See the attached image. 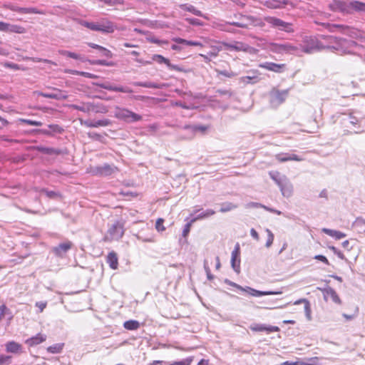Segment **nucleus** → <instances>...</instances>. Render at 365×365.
<instances>
[{
    "instance_id": "nucleus-1",
    "label": "nucleus",
    "mask_w": 365,
    "mask_h": 365,
    "mask_svg": "<svg viewBox=\"0 0 365 365\" xmlns=\"http://www.w3.org/2000/svg\"><path fill=\"white\" fill-rule=\"evenodd\" d=\"M334 11L342 14H353L354 12H365V4L362 1H332L329 4Z\"/></svg>"
},
{
    "instance_id": "nucleus-2",
    "label": "nucleus",
    "mask_w": 365,
    "mask_h": 365,
    "mask_svg": "<svg viewBox=\"0 0 365 365\" xmlns=\"http://www.w3.org/2000/svg\"><path fill=\"white\" fill-rule=\"evenodd\" d=\"M326 48L327 46H324L317 38L314 37H305L302 43L300 45V48H299V51H302L307 53H312Z\"/></svg>"
},
{
    "instance_id": "nucleus-3",
    "label": "nucleus",
    "mask_w": 365,
    "mask_h": 365,
    "mask_svg": "<svg viewBox=\"0 0 365 365\" xmlns=\"http://www.w3.org/2000/svg\"><path fill=\"white\" fill-rule=\"evenodd\" d=\"M267 48L270 51L278 54H292L299 51L297 46H293L288 42L281 43L271 42L267 44Z\"/></svg>"
},
{
    "instance_id": "nucleus-4",
    "label": "nucleus",
    "mask_w": 365,
    "mask_h": 365,
    "mask_svg": "<svg viewBox=\"0 0 365 365\" xmlns=\"http://www.w3.org/2000/svg\"><path fill=\"white\" fill-rule=\"evenodd\" d=\"M124 235L123 224L119 221H116L109 229L103 240L106 242H111L113 240H119Z\"/></svg>"
},
{
    "instance_id": "nucleus-5",
    "label": "nucleus",
    "mask_w": 365,
    "mask_h": 365,
    "mask_svg": "<svg viewBox=\"0 0 365 365\" xmlns=\"http://www.w3.org/2000/svg\"><path fill=\"white\" fill-rule=\"evenodd\" d=\"M264 19L274 29L286 31L287 33H292L294 31L292 24L284 21L280 19L273 16H266Z\"/></svg>"
},
{
    "instance_id": "nucleus-6",
    "label": "nucleus",
    "mask_w": 365,
    "mask_h": 365,
    "mask_svg": "<svg viewBox=\"0 0 365 365\" xmlns=\"http://www.w3.org/2000/svg\"><path fill=\"white\" fill-rule=\"evenodd\" d=\"M115 117L120 120H123L126 123H134L142 120V116L132 112L126 108H119L115 112Z\"/></svg>"
},
{
    "instance_id": "nucleus-7",
    "label": "nucleus",
    "mask_w": 365,
    "mask_h": 365,
    "mask_svg": "<svg viewBox=\"0 0 365 365\" xmlns=\"http://www.w3.org/2000/svg\"><path fill=\"white\" fill-rule=\"evenodd\" d=\"M242 19L246 20V22H234L232 24L240 28H247L249 26L264 27L265 25L262 19L253 16H243Z\"/></svg>"
},
{
    "instance_id": "nucleus-8",
    "label": "nucleus",
    "mask_w": 365,
    "mask_h": 365,
    "mask_svg": "<svg viewBox=\"0 0 365 365\" xmlns=\"http://www.w3.org/2000/svg\"><path fill=\"white\" fill-rule=\"evenodd\" d=\"M288 96V91H279L273 89L270 92V103L273 106H278L282 104Z\"/></svg>"
},
{
    "instance_id": "nucleus-9",
    "label": "nucleus",
    "mask_w": 365,
    "mask_h": 365,
    "mask_svg": "<svg viewBox=\"0 0 365 365\" xmlns=\"http://www.w3.org/2000/svg\"><path fill=\"white\" fill-rule=\"evenodd\" d=\"M235 287L239 290H241L243 292H247L252 296H255V297H260V296H264V295H277V294H281L282 293V292H281V291H265V292L259 291V290L255 289L250 287H243L237 284V287Z\"/></svg>"
},
{
    "instance_id": "nucleus-10",
    "label": "nucleus",
    "mask_w": 365,
    "mask_h": 365,
    "mask_svg": "<svg viewBox=\"0 0 365 365\" xmlns=\"http://www.w3.org/2000/svg\"><path fill=\"white\" fill-rule=\"evenodd\" d=\"M240 245L237 243L235 249L232 252L231 267L234 271L239 274L240 272Z\"/></svg>"
},
{
    "instance_id": "nucleus-11",
    "label": "nucleus",
    "mask_w": 365,
    "mask_h": 365,
    "mask_svg": "<svg viewBox=\"0 0 365 365\" xmlns=\"http://www.w3.org/2000/svg\"><path fill=\"white\" fill-rule=\"evenodd\" d=\"M118 171V168L113 165L103 164L94 168L93 173L100 176H108Z\"/></svg>"
},
{
    "instance_id": "nucleus-12",
    "label": "nucleus",
    "mask_w": 365,
    "mask_h": 365,
    "mask_svg": "<svg viewBox=\"0 0 365 365\" xmlns=\"http://www.w3.org/2000/svg\"><path fill=\"white\" fill-rule=\"evenodd\" d=\"M73 244L70 241L59 244L52 248V252L58 257H64L68 250L71 249Z\"/></svg>"
},
{
    "instance_id": "nucleus-13",
    "label": "nucleus",
    "mask_w": 365,
    "mask_h": 365,
    "mask_svg": "<svg viewBox=\"0 0 365 365\" xmlns=\"http://www.w3.org/2000/svg\"><path fill=\"white\" fill-rule=\"evenodd\" d=\"M94 85L99 86L100 88H104L110 91L122 92V93H133V90L128 87L117 86L112 85L108 82L105 83H93Z\"/></svg>"
},
{
    "instance_id": "nucleus-14",
    "label": "nucleus",
    "mask_w": 365,
    "mask_h": 365,
    "mask_svg": "<svg viewBox=\"0 0 365 365\" xmlns=\"http://www.w3.org/2000/svg\"><path fill=\"white\" fill-rule=\"evenodd\" d=\"M224 46L226 49L229 51L248 52L252 49V47H250L249 45L240 41H235L233 43H224Z\"/></svg>"
},
{
    "instance_id": "nucleus-15",
    "label": "nucleus",
    "mask_w": 365,
    "mask_h": 365,
    "mask_svg": "<svg viewBox=\"0 0 365 365\" xmlns=\"http://www.w3.org/2000/svg\"><path fill=\"white\" fill-rule=\"evenodd\" d=\"M0 31L9 33L24 34L25 29L19 25L0 21Z\"/></svg>"
},
{
    "instance_id": "nucleus-16",
    "label": "nucleus",
    "mask_w": 365,
    "mask_h": 365,
    "mask_svg": "<svg viewBox=\"0 0 365 365\" xmlns=\"http://www.w3.org/2000/svg\"><path fill=\"white\" fill-rule=\"evenodd\" d=\"M52 91H53L51 93L41 92L38 95L44 98L56 100H64L67 98V96L63 91L56 88H52Z\"/></svg>"
},
{
    "instance_id": "nucleus-17",
    "label": "nucleus",
    "mask_w": 365,
    "mask_h": 365,
    "mask_svg": "<svg viewBox=\"0 0 365 365\" xmlns=\"http://www.w3.org/2000/svg\"><path fill=\"white\" fill-rule=\"evenodd\" d=\"M250 329L253 331H266L267 333L279 331V328L276 326L266 325L263 324H253Z\"/></svg>"
},
{
    "instance_id": "nucleus-18",
    "label": "nucleus",
    "mask_w": 365,
    "mask_h": 365,
    "mask_svg": "<svg viewBox=\"0 0 365 365\" xmlns=\"http://www.w3.org/2000/svg\"><path fill=\"white\" fill-rule=\"evenodd\" d=\"M81 124L88 128L106 127L110 124V120L109 119H102L98 120H86L83 122L81 121Z\"/></svg>"
},
{
    "instance_id": "nucleus-19",
    "label": "nucleus",
    "mask_w": 365,
    "mask_h": 365,
    "mask_svg": "<svg viewBox=\"0 0 365 365\" xmlns=\"http://www.w3.org/2000/svg\"><path fill=\"white\" fill-rule=\"evenodd\" d=\"M321 290L324 294L325 300H327V298L330 297L334 302L339 304L341 303L339 297L333 288L327 287L326 288L321 289Z\"/></svg>"
},
{
    "instance_id": "nucleus-20",
    "label": "nucleus",
    "mask_w": 365,
    "mask_h": 365,
    "mask_svg": "<svg viewBox=\"0 0 365 365\" xmlns=\"http://www.w3.org/2000/svg\"><path fill=\"white\" fill-rule=\"evenodd\" d=\"M286 65L284 63L278 64L272 62H265L259 65V67L275 73H282Z\"/></svg>"
},
{
    "instance_id": "nucleus-21",
    "label": "nucleus",
    "mask_w": 365,
    "mask_h": 365,
    "mask_svg": "<svg viewBox=\"0 0 365 365\" xmlns=\"http://www.w3.org/2000/svg\"><path fill=\"white\" fill-rule=\"evenodd\" d=\"M5 7L14 11H17L20 14H42L41 11H38L36 8H25V7H19L11 5V4H5Z\"/></svg>"
},
{
    "instance_id": "nucleus-22",
    "label": "nucleus",
    "mask_w": 365,
    "mask_h": 365,
    "mask_svg": "<svg viewBox=\"0 0 365 365\" xmlns=\"http://www.w3.org/2000/svg\"><path fill=\"white\" fill-rule=\"evenodd\" d=\"M98 28H99V31L106 34H110L115 31L113 24L106 19L99 21Z\"/></svg>"
},
{
    "instance_id": "nucleus-23",
    "label": "nucleus",
    "mask_w": 365,
    "mask_h": 365,
    "mask_svg": "<svg viewBox=\"0 0 365 365\" xmlns=\"http://www.w3.org/2000/svg\"><path fill=\"white\" fill-rule=\"evenodd\" d=\"M282 194L284 197H289L292 194L293 187L289 180L287 178L279 186Z\"/></svg>"
},
{
    "instance_id": "nucleus-24",
    "label": "nucleus",
    "mask_w": 365,
    "mask_h": 365,
    "mask_svg": "<svg viewBox=\"0 0 365 365\" xmlns=\"http://www.w3.org/2000/svg\"><path fill=\"white\" fill-rule=\"evenodd\" d=\"M36 150L41 153L46 155H61L63 154V152L61 149L53 148H48L43 146H37L36 147Z\"/></svg>"
},
{
    "instance_id": "nucleus-25",
    "label": "nucleus",
    "mask_w": 365,
    "mask_h": 365,
    "mask_svg": "<svg viewBox=\"0 0 365 365\" xmlns=\"http://www.w3.org/2000/svg\"><path fill=\"white\" fill-rule=\"evenodd\" d=\"M6 351L12 354L21 353L22 351V346L14 341H9L6 344Z\"/></svg>"
},
{
    "instance_id": "nucleus-26",
    "label": "nucleus",
    "mask_w": 365,
    "mask_h": 365,
    "mask_svg": "<svg viewBox=\"0 0 365 365\" xmlns=\"http://www.w3.org/2000/svg\"><path fill=\"white\" fill-rule=\"evenodd\" d=\"M330 26V30L331 31H333V29L334 28H342L343 29V33L344 34H349L350 36L353 37V38H359L360 36L358 34L359 31L354 29H350L349 27H344L343 26L341 25H336V24H333L331 26Z\"/></svg>"
},
{
    "instance_id": "nucleus-27",
    "label": "nucleus",
    "mask_w": 365,
    "mask_h": 365,
    "mask_svg": "<svg viewBox=\"0 0 365 365\" xmlns=\"http://www.w3.org/2000/svg\"><path fill=\"white\" fill-rule=\"evenodd\" d=\"M106 262L111 269H116L118 266V258L117 254L113 251L109 252L107 256Z\"/></svg>"
},
{
    "instance_id": "nucleus-28",
    "label": "nucleus",
    "mask_w": 365,
    "mask_h": 365,
    "mask_svg": "<svg viewBox=\"0 0 365 365\" xmlns=\"http://www.w3.org/2000/svg\"><path fill=\"white\" fill-rule=\"evenodd\" d=\"M133 84L135 86H141L149 88H163L166 86L165 83H155L152 82H134Z\"/></svg>"
},
{
    "instance_id": "nucleus-29",
    "label": "nucleus",
    "mask_w": 365,
    "mask_h": 365,
    "mask_svg": "<svg viewBox=\"0 0 365 365\" xmlns=\"http://www.w3.org/2000/svg\"><path fill=\"white\" fill-rule=\"evenodd\" d=\"M46 336L45 335L38 334L35 336L28 339L26 341V343L28 345L32 346L38 345V344L42 343L43 341H44L46 340Z\"/></svg>"
},
{
    "instance_id": "nucleus-30",
    "label": "nucleus",
    "mask_w": 365,
    "mask_h": 365,
    "mask_svg": "<svg viewBox=\"0 0 365 365\" xmlns=\"http://www.w3.org/2000/svg\"><path fill=\"white\" fill-rule=\"evenodd\" d=\"M322 232H324L332 237H334L336 240H340V239H342L346 237L345 233L340 232V231L334 230L323 228L322 230Z\"/></svg>"
},
{
    "instance_id": "nucleus-31",
    "label": "nucleus",
    "mask_w": 365,
    "mask_h": 365,
    "mask_svg": "<svg viewBox=\"0 0 365 365\" xmlns=\"http://www.w3.org/2000/svg\"><path fill=\"white\" fill-rule=\"evenodd\" d=\"M71 107L76 110L82 111L84 113L91 112V102L81 103L80 104H73Z\"/></svg>"
},
{
    "instance_id": "nucleus-32",
    "label": "nucleus",
    "mask_w": 365,
    "mask_h": 365,
    "mask_svg": "<svg viewBox=\"0 0 365 365\" xmlns=\"http://www.w3.org/2000/svg\"><path fill=\"white\" fill-rule=\"evenodd\" d=\"M250 73H252V76H246L240 78V82L247 84V83H255L259 81V78L255 73L257 71H252Z\"/></svg>"
},
{
    "instance_id": "nucleus-33",
    "label": "nucleus",
    "mask_w": 365,
    "mask_h": 365,
    "mask_svg": "<svg viewBox=\"0 0 365 365\" xmlns=\"http://www.w3.org/2000/svg\"><path fill=\"white\" fill-rule=\"evenodd\" d=\"M91 112L96 113H106L108 111V108L103 103H91Z\"/></svg>"
},
{
    "instance_id": "nucleus-34",
    "label": "nucleus",
    "mask_w": 365,
    "mask_h": 365,
    "mask_svg": "<svg viewBox=\"0 0 365 365\" xmlns=\"http://www.w3.org/2000/svg\"><path fill=\"white\" fill-rule=\"evenodd\" d=\"M304 304V312L308 320H311V307L309 302L306 299H300L294 302V304Z\"/></svg>"
},
{
    "instance_id": "nucleus-35",
    "label": "nucleus",
    "mask_w": 365,
    "mask_h": 365,
    "mask_svg": "<svg viewBox=\"0 0 365 365\" xmlns=\"http://www.w3.org/2000/svg\"><path fill=\"white\" fill-rule=\"evenodd\" d=\"M269 175L271 178L277 184L279 187L287 178L284 175H282L279 172H270Z\"/></svg>"
},
{
    "instance_id": "nucleus-36",
    "label": "nucleus",
    "mask_w": 365,
    "mask_h": 365,
    "mask_svg": "<svg viewBox=\"0 0 365 365\" xmlns=\"http://www.w3.org/2000/svg\"><path fill=\"white\" fill-rule=\"evenodd\" d=\"M123 327L128 330H136L140 327V323L136 320H128L124 322Z\"/></svg>"
},
{
    "instance_id": "nucleus-37",
    "label": "nucleus",
    "mask_w": 365,
    "mask_h": 365,
    "mask_svg": "<svg viewBox=\"0 0 365 365\" xmlns=\"http://www.w3.org/2000/svg\"><path fill=\"white\" fill-rule=\"evenodd\" d=\"M215 214V212L213 210L208 209V210L201 212L200 214H199L197 217L192 219V222H195L199 220L207 218V217L212 216Z\"/></svg>"
},
{
    "instance_id": "nucleus-38",
    "label": "nucleus",
    "mask_w": 365,
    "mask_h": 365,
    "mask_svg": "<svg viewBox=\"0 0 365 365\" xmlns=\"http://www.w3.org/2000/svg\"><path fill=\"white\" fill-rule=\"evenodd\" d=\"M289 1H265L264 5L271 9L281 8L287 5Z\"/></svg>"
},
{
    "instance_id": "nucleus-39",
    "label": "nucleus",
    "mask_w": 365,
    "mask_h": 365,
    "mask_svg": "<svg viewBox=\"0 0 365 365\" xmlns=\"http://www.w3.org/2000/svg\"><path fill=\"white\" fill-rule=\"evenodd\" d=\"M237 207V205L233 204L232 202H226L221 205V207L220 212H227L231 211Z\"/></svg>"
},
{
    "instance_id": "nucleus-40",
    "label": "nucleus",
    "mask_w": 365,
    "mask_h": 365,
    "mask_svg": "<svg viewBox=\"0 0 365 365\" xmlns=\"http://www.w3.org/2000/svg\"><path fill=\"white\" fill-rule=\"evenodd\" d=\"M180 8H182L184 10L188 11L190 12H192L196 16H202V12L199 10H197L193 6L189 5V4H182L180 5Z\"/></svg>"
},
{
    "instance_id": "nucleus-41",
    "label": "nucleus",
    "mask_w": 365,
    "mask_h": 365,
    "mask_svg": "<svg viewBox=\"0 0 365 365\" xmlns=\"http://www.w3.org/2000/svg\"><path fill=\"white\" fill-rule=\"evenodd\" d=\"M183 128L185 130H191L192 132H196V131H201V132H205V130H207V126L206 125H186L183 127Z\"/></svg>"
},
{
    "instance_id": "nucleus-42",
    "label": "nucleus",
    "mask_w": 365,
    "mask_h": 365,
    "mask_svg": "<svg viewBox=\"0 0 365 365\" xmlns=\"http://www.w3.org/2000/svg\"><path fill=\"white\" fill-rule=\"evenodd\" d=\"M81 24L92 31H99L98 22H88L86 21H82Z\"/></svg>"
},
{
    "instance_id": "nucleus-43",
    "label": "nucleus",
    "mask_w": 365,
    "mask_h": 365,
    "mask_svg": "<svg viewBox=\"0 0 365 365\" xmlns=\"http://www.w3.org/2000/svg\"><path fill=\"white\" fill-rule=\"evenodd\" d=\"M63 344H53L52 346H50L47 348V351L49 352V353H52V354H58V353H60L62 349H63Z\"/></svg>"
},
{
    "instance_id": "nucleus-44",
    "label": "nucleus",
    "mask_w": 365,
    "mask_h": 365,
    "mask_svg": "<svg viewBox=\"0 0 365 365\" xmlns=\"http://www.w3.org/2000/svg\"><path fill=\"white\" fill-rule=\"evenodd\" d=\"M60 53L63 56H66L67 57H69V58H71L73 59H76V60L81 59L80 55H78L76 53H73V52L68 51H65V50L60 51Z\"/></svg>"
},
{
    "instance_id": "nucleus-45",
    "label": "nucleus",
    "mask_w": 365,
    "mask_h": 365,
    "mask_svg": "<svg viewBox=\"0 0 365 365\" xmlns=\"http://www.w3.org/2000/svg\"><path fill=\"white\" fill-rule=\"evenodd\" d=\"M152 59L156 62H158V63H165V64H168V62H169V59L163 57V56L161 55H158V54H155L152 57Z\"/></svg>"
},
{
    "instance_id": "nucleus-46",
    "label": "nucleus",
    "mask_w": 365,
    "mask_h": 365,
    "mask_svg": "<svg viewBox=\"0 0 365 365\" xmlns=\"http://www.w3.org/2000/svg\"><path fill=\"white\" fill-rule=\"evenodd\" d=\"M41 192L45 193L46 195L51 199H56L60 195L58 192L55 191L48 190L46 189H42Z\"/></svg>"
},
{
    "instance_id": "nucleus-47",
    "label": "nucleus",
    "mask_w": 365,
    "mask_h": 365,
    "mask_svg": "<svg viewBox=\"0 0 365 365\" xmlns=\"http://www.w3.org/2000/svg\"><path fill=\"white\" fill-rule=\"evenodd\" d=\"M266 232L267 233V242H266V244H265V246L267 247H270L271 245H272L273 243V241H274V235L273 233L272 232V231L269 229H267L266 230Z\"/></svg>"
},
{
    "instance_id": "nucleus-48",
    "label": "nucleus",
    "mask_w": 365,
    "mask_h": 365,
    "mask_svg": "<svg viewBox=\"0 0 365 365\" xmlns=\"http://www.w3.org/2000/svg\"><path fill=\"white\" fill-rule=\"evenodd\" d=\"M7 314L11 315V312L5 304H1L0 306V322Z\"/></svg>"
},
{
    "instance_id": "nucleus-49",
    "label": "nucleus",
    "mask_w": 365,
    "mask_h": 365,
    "mask_svg": "<svg viewBox=\"0 0 365 365\" xmlns=\"http://www.w3.org/2000/svg\"><path fill=\"white\" fill-rule=\"evenodd\" d=\"M88 136L89 138L92 139V140H98V141H102L103 140V135H101V134H98L97 133H94V132H89L88 133Z\"/></svg>"
},
{
    "instance_id": "nucleus-50",
    "label": "nucleus",
    "mask_w": 365,
    "mask_h": 365,
    "mask_svg": "<svg viewBox=\"0 0 365 365\" xmlns=\"http://www.w3.org/2000/svg\"><path fill=\"white\" fill-rule=\"evenodd\" d=\"M192 361V358H187L185 359H183L182 361H175L173 363H169V365H190L191 362Z\"/></svg>"
},
{
    "instance_id": "nucleus-51",
    "label": "nucleus",
    "mask_w": 365,
    "mask_h": 365,
    "mask_svg": "<svg viewBox=\"0 0 365 365\" xmlns=\"http://www.w3.org/2000/svg\"><path fill=\"white\" fill-rule=\"evenodd\" d=\"M48 128H50V131H51V133H61L63 131V129L58 125L56 124L48 125Z\"/></svg>"
},
{
    "instance_id": "nucleus-52",
    "label": "nucleus",
    "mask_w": 365,
    "mask_h": 365,
    "mask_svg": "<svg viewBox=\"0 0 365 365\" xmlns=\"http://www.w3.org/2000/svg\"><path fill=\"white\" fill-rule=\"evenodd\" d=\"M11 359V356L0 355V365L9 364Z\"/></svg>"
},
{
    "instance_id": "nucleus-53",
    "label": "nucleus",
    "mask_w": 365,
    "mask_h": 365,
    "mask_svg": "<svg viewBox=\"0 0 365 365\" xmlns=\"http://www.w3.org/2000/svg\"><path fill=\"white\" fill-rule=\"evenodd\" d=\"M217 73L219 75H222V76H224L225 77H227V78H232V77H234L237 74L232 71H226V70H224V71H217Z\"/></svg>"
},
{
    "instance_id": "nucleus-54",
    "label": "nucleus",
    "mask_w": 365,
    "mask_h": 365,
    "mask_svg": "<svg viewBox=\"0 0 365 365\" xmlns=\"http://www.w3.org/2000/svg\"><path fill=\"white\" fill-rule=\"evenodd\" d=\"M21 120L23 123H26L30 125H34V126L42 125V123L41 121L32 120H29V119H21Z\"/></svg>"
},
{
    "instance_id": "nucleus-55",
    "label": "nucleus",
    "mask_w": 365,
    "mask_h": 365,
    "mask_svg": "<svg viewBox=\"0 0 365 365\" xmlns=\"http://www.w3.org/2000/svg\"><path fill=\"white\" fill-rule=\"evenodd\" d=\"M163 219L158 218L155 223V228L158 231H164L165 227L163 226Z\"/></svg>"
},
{
    "instance_id": "nucleus-56",
    "label": "nucleus",
    "mask_w": 365,
    "mask_h": 365,
    "mask_svg": "<svg viewBox=\"0 0 365 365\" xmlns=\"http://www.w3.org/2000/svg\"><path fill=\"white\" fill-rule=\"evenodd\" d=\"M276 159L281 163L289 161V154H278L276 155Z\"/></svg>"
},
{
    "instance_id": "nucleus-57",
    "label": "nucleus",
    "mask_w": 365,
    "mask_h": 365,
    "mask_svg": "<svg viewBox=\"0 0 365 365\" xmlns=\"http://www.w3.org/2000/svg\"><path fill=\"white\" fill-rule=\"evenodd\" d=\"M194 222H192V220L187 222L185 227H184V229L182 230V236L184 237H187V235L189 234L190 231V227L192 226V224Z\"/></svg>"
},
{
    "instance_id": "nucleus-58",
    "label": "nucleus",
    "mask_w": 365,
    "mask_h": 365,
    "mask_svg": "<svg viewBox=\"0 0 365 365\" xmlns=\"http://www.w3.org/2000/svg\"><path fill=\"white\" fill-rule=\"evenodd\" d=\"M98 51H99L100 54L103 56H106L107 58H110L112 56L111 52L103 46L101 47V48Z\"/></svg>"
},
{
    "instance_id": "nucleus-59",
    "label": "nucleus",
    "mask_w": 365,
    "mask_h": 365,
    "mask_svg": "<svg viewBox=\"0 0 365 365\" xmlns=\"http://www.w3.org/2000/svg\"><path fill=\"white\" fill-rule=\"evenodd\" d=\"M354 226L362 227L365 226V219L357 217L354 222Z\"/></svg>"
},
{
    "instance_id": "nucleus-60",
    "label": "nucleus",
    "mask_w": 365,
    "mask_h": 365,
    "mask_svg": "<svg viewBox=\"0 0 365 365\" xmlns=\"http://www.w3.org/2000/svg\"><path fill=\"white\" fill-rule=\"evenodd\" d=\"M216 93L220 94V96H227V98H230L232 96V92L229 90L219 89L216 91Z\"/></svg>"
},
{
    "instance_id": "nucleus-61",
    "label": "nucleus",
    "mask_w": 365,
    "mask_h": 365,
    "mask_svg": "<svg viewBox=\"0 0 365 365\" xmlns=\"http://www.w3.org/2000/svg\"><path fill=\"white\" fill-rule=\"evenodd\" d=\"M314 259H318L324 263H325L326 264H329V260L327 259V258L324 256V255H315L314 257Z\"/></svg>"
},
{
    "instance_id": "nucleus-62",
    "label": "nucleus",
    "mask_w": 365,
    "mask_h": 365,
    "mask_svg": "<svg viewBox=\"0 0 365 365\" xmlns=\"http://www.w3.org/2000/svg\"><path fill=\"white\" fill-rule=\"evenodd\" d=\"M149 41L151 42V43H156V44H158V45H161V44H163V43H165L167 44L168 43V41H161V40H159L155 37H151L150 38H148Z\"/></svg>"
},
{
    "instance_id": "nucleus-63",
    "label": "nucleus",
    "mask_w": 365,
    "mask_h": 365,
    "mask_svg": "<svg viewBox=\"0 0 365 365\" xmlns=\"http://www.w3.org/2000/svg\"><path fill=\"white\" fill-rule=\"evenodd\" d=\"M79 74L83 77L88 78H97L98 76L95 74L88 73V72H79Z\"/></svg>"
},
{
    "instance_id": "nucleus-64",
    "label": "nucleus",
    "mask_w": 365,
    "mask_h": 365,
    "mask_svg": "<svg viewBox=\"0 0 365 365\" xmlns=\"http://www.w3.org/2000/svg\"><path fill=\"white\" fill-rule=\"evenodd\" d=\"M149 365H169V362L164 361H154Z\"/></svg>"
}]
</instances>
